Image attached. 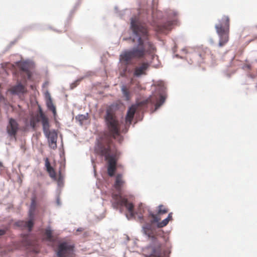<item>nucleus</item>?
<instances>
[{"label": "nucleus", "mask_w": 257, "mask_h": 257, "mask_svg": "<svg viewBox=\"0 0 257 257\" xmlns=\"http://www.w3.org/2000/svg\"><path fill=\"white\" fill-rule=\"evenodd\" d=\"M19 130V124L14 118L9 119V123L7 127V131L11 137H16Z\"/></svg>", "instance_id": "obj_12"}, {"label": "nucleus", "mask_w": 257, "mask_h": 257, "mask_svg": "<svg viewBox=\"0 0 257 257\" xmlns=\"http://www.w3.org/2000/svg\"><path fill=\"white\" fill-rule=\"evenodd\" d=\"M150 66V63L147 61H142L139 63L134 69L133 75L135 77H140L142 75H147V72Z\"/></svg>", "instance_id": "obj_11"}, {"label": "nucleus", "mask_w": 257, "mask_h": 257, "mask_svg": "<svg viewBox=\"0 0 257 257\" xmlns=\"http://www.w3.org/2000/svg\"><path fill=\"white\" fill-rule=\"evenodd\" d=\"M210 51L208 48H206L204 49H201L199 51V56L200 57L202 62L204 61L209 57Z\"/></svg>", "instance_id": "obj_17"}, {"label": "nucleus", "mask_w": 257, "mask_h": 257, "mask_svg": "<svg viewBox=\"0 0 257 257\" xmlns=\"http://www.w3.org/2000/svg\"><path fill=\"white\" fill-rule=\"evenodd\" d=\"M164 97L163 96H161L159 102H157L155 104L156 109L160 107L162 105V104L164 103Z\"/></svg>", "instance_id": "obj_24"}, {"label": "nucleus", "mask_w": 257, "mask_h": 257, "mask_svg": "<svg viewBox=\"0 0 257 257\" xmlns=\"http://www.w3.org/2000/svg\"><path fill=\"white\" fill-rule=\"evenodd\" d=\"M40 115L42 119L43 131L46 138L48 139L49 146L54 150L57 148V133L55 130H50V125L49 119L42 110H40Z\"/></svg>", "instance_id": "obj_7"}, {"label": "nucleus", "mask_w": 257, "mask_h": 257, "mask_svg": "<svg viewBox=\"0 0 257 257\" xmlns=\"http://www.w3.org/2000/svg\"><path fill=\"white\" fill-rule=\"evenodd\" d=\"M121 91L123 96L125 97L126 100L130 99V91L126 86L123 85L121 87Z\"/></svg>", "instance_id": "obj_22"}, {"label": "nucleus", "mask_w": 257, "mask_h": 257, "mask_svg": "<svg viewBox=\"0 0 257 257\" xmlns=\"http://www.w3.org/2000/svg\"><path fill=\"white\" fill-rule=\"evenodd\" d=\"M35 206H36L35 200L34 199H33L31 202V209L33 210V211H34L35 209Z\"/></svg>", "instance_id": "obj_26"}, {"label": "nucleus", "mask_w": 257, "mask_h": 257, "mask_svg": "<svg viewBox=\"0 0 257 257\" xmlns=\"http://www.w3.org/2000/svg\"><path fill=\"white\" fill-rule=\"evenodd\" d=\"M131 25L134 34L132 41L137 42L138 45L131 50L124 51L120 55V61L126 65L129 64L133 58H144L147 53H151L155 48L154 44L149 40L148 31L145 26L136 17L131 19Z\"/></svg>", "instance_id": "obj_2"}, {"label": "nucleus", "mask_w": 257, "mask_h": 257, "mask_svg": "<svg viewBox=\"0 0 257 257\" xmlns=\"http://www.w3.org/2000/svg\"><path fill=\"white\" fill-rule=\"evenodd\" d=\"M12 94H19L24 93L26 91L25 87L21 83H19L17 85L12 86L9 90Z\"/></svg>", "instance_id": "obj_14"}, {"label": "nucleus", "mask_w": 257, "mask_h": 257, "mask_svg": "<svg viewBox=\"0 0 257 257\" xmlns=\"http://www.w3.org/2000/svg\"><path fill=\"white\" fill-rule=\"evenodd\" d=\"M5 100V98H4V96L2 95H0V102L3 100Z\"/></svg>", "instance_id": "obj_29"}, {"label": "nucleus", "mask_w": 257, "mask_h": 257, "mask_svg": "<svg viewBox=\"0 0 257 257\" xmlns=\"http://www.w3.org/2000/svg\"><path fill=\"white\" fill-rule=\"evenodd\" d=\"M47 106L49 110L52 111L53 115L55 116L56 114V107L54 105L51 98H49V99L47 101Z\"/></svg>", "instance_id": "obj_20"}, {"label": "nucleus", "mask_w": 257, "mask_h": 257, "mask_svg": "<svg viewBox=\"0 0 257 257\" xmlns=\"http://www.w3.org/2000/svg\"><path fill=\"white\" fill-rule=\"evenodd\" d=\"M3 167H4V166H3V163H2L1 162H0V169H1L2 168H3Z\"/></svg>", "instance_id": "obj_31"}, {"label": "nucleus", "mask_w": 257, "mask_h": 257, "mask_svg": "<svg viewBox=\"0 0 257 257\" xmlns=\"http://www.w3.org/2000/svg\"><path fill=\"white\" fill-rule=\"evenodd\" d=\"M42 121V119L40 117V114L36 116H32L30 120V126L33 128L35 129L37 123L40 121Z\"/></svg>", "instance_id": "obj_18"}, {"label": "nucleus", "mask_w": 257, "mask_h": 257, "mask_svg": "<svg viewBox=\"0 0 257 257\" xmlns=\"http://www.w3.org/2000/svg\"><path fill=\"white\" fill-rule=\"evenodd\" d=\"M111 138L105 134L97 140L94 148L95 153L101 157H104L105 160L107 161V173L110 177L114 175L117 161L116 152L111 149Z\"/></svg>", "instance_id": "obj_3"}, {"label": "nucleus", "mask_w": 257, "mask_h": 257, "mask_svg": "<svg viewBox=\"0 0 257 257\" xmlns=\"http://www.w3.org/2000/svg\"><path fill=\"white\" fill-rule=\"evenodd\" d=\"M104 120L107 126L109 134H107L110 138L115 139L119 135L120 124L114 112L110 109H107Z\"/></svg>", "instance_id": "obj_8"}, {"label": "nucleus", "mask_w": 257, "mask_h": 257, "mask_svg": "<svg viewBox=\"0 0 257 257\" xmlns=\"http://www.w3.org/2000/svg\"><path fill=\"white\" fill-rule=\"evenodd\" d=\"M45 166L46 167V169H50L52 167L51 166L50 162L49 161L48 158H46L45 159Z\"/></svg>", "instance_id": "obj_25"}, {"label": "nucleus", "mask_w": 257, "mask_h": 257, "mask_svg": "<svg viewBox=\"0 0 257 257\" xmlns=\"http://www.w3.org/2000/svg\"><path fill=\"white\" fill-rule=\"evenodd\" d=\"M6 232V230L5 229H0V236L4 235Z\"/></svg>", "instance_id": "obj_27"}, {"label": "nucleus", "mask_w": 257, "mask_h": 257, "mask_svg": "<svg viewBox=\"0 0 257 257\" xmlns=\"http://www.w3.org/2000/svg\"><path fill=\"white\" fill-rule=\"evenodd\" d=\"M44 235L46 240L50 242H54L55 241V239L52 234V231L50 227H48L45 229Z\"/></svg>", "instance_id": "obj_19"}, {"label": "nucleus", "mask_w": 257, "mask_h": 257, "mask_svg": "<svg viewBox=\"0 0 257 257\" xmlns=\"http://www.w3.org/2000/svg\"><path fill=\"white\" fill-rule=\"evenodd\" d=\"M47 171L48 172L50 177L53 179H56V174L54 169L52 167L50 169H47Z\"/></svg>", "instance_id": "obj_23"}, {"label": "nucleus", "mask_w": 257, "mask_h": 257, "mask_svg": "<svg viewBox=\"0 0 257 257\" xmlns=\"http://www.w3.org/2000/svg\"><path fill=\"white\" fill-rule=\"evenodd\" d=\"M27 244L28 245H31L30 243H28Z\"/></svg>", "instance_id": "obj_33"}, {"label": "nucleus", "mask_w": 257, "mask_h": 257, "mask_svg": "<svg viewBox=\"0 0 257 257\" xmlns=\"http://www.w3.org/2000/svg\"><path fill=\"white\" fill-rule=\"evenodd\" d=\"M230 19L228 16L224 15L218 20V23L215 26L216 32L219 36L218 45L221 47L229 41Z\"/></svg>", "instance_id": "obj_5"}, {"label": "nucleus", "mask_w": 257, "mask_h": 257, "mask_svg": "<svg viewBox=\"0 0 257 257\" xmlns=\"http://www.w3.org/2000/svg\"><path fill=\"white\" fill-rule=\"evenodd\" d=\"M172 25V23L171 22H167L164 24L158 26L156 31L160 33H165V31L171 29Z\"/></svg>", "instance_id": "obj_15"}, {"label": "nucleus", "mask_w": 257, "mask_h": 257, "mask_svg": "<svg viewBox=\"0 0 257 257\" xmlns=\"http://www.w3.org/2000/svg\"><path fill=\"white\" fill-rule=\"evenodd\" d=\"M16 224L21 227H24L25 228H28L29 229V231H31L33 225H34V222L32 220H29L28 221H20L16 223Z\"/></svg>", "instance_id": "obj_16"}, {"label": "nucleus", "mask_w": 257, "mask_h": 257, "mask_svg": "<svg viewBox=\"0 0 257 257\" xmlns=\"http://www.w3.org/2000/svg\"><path fill=\"white\" fill-rule=\"evenodd\" d=\"M244 68L245 69H250L251 66L249 64H246L244 66Z\"/></svg>", "instance_id": "obj_28"}, {"label": "nucleus", "mask_w": 257, "mask_h": 257, "mask_svg": "<svg viewBox=\"0 0 257 257\" xmlns=\"http://www.w3.org/2000/svg\"><path fill=\"white\" fill-rule=\"evenodd\" d=\"M125 184V181L123 178L122 174H118L116 175L115 177V181L114 184V187L116 190L118 192V194H115L116 195H120L121 197V194L122 192V188ZM113 194L112 195H113ZM113 195H112V196Z\"/></svg>", "instance_id": "obj_13"}, {"label": "nucleus", "mask_w": 257, "mask_h": 257, "mask_svg": "<svg viewBox=\"0 0 257 257\" xmlns=\"http://www.w3.org/2000/svg\"><path fill=\"white\" fill-rule=\"evenodd\" d=\"M38 185L39 186H41V184H40V183H38Z\"/></svg>", "instance_id": "obj_34"}, {"label": "nucleus", "mask_w": 257, "mask_h": 257, "mask_svg": "<svg viewBox=\"0 0 257 257\" xmlns=\"http://www.w3.org/2000/svg\"><path fill=\"white\" fill-rule=\"evenodd\" d=\"M31 216H31V217H32V218H33L32 213H31Z\"/></svg>", "instance_id": "obj_32"}, {"label": "nucleus", "mask_w": 257, "mask_h": 257, "mask_svg": "<svg viewBox=\"0 0 257 257\" xmlns=\"http://www.w3.org/2000/svg\"><path fill=\"white\" fill-rule=\"evenodd\" d=\"M156 100V98L151 96L148 99L139 102L137 104L132 105L127 110L125 117L126 123H128L129 124H131L136 110L139 107H145L149 104L153 105L155 104Z\"/></svg>", "instance_id": "obj_9"}, {"label": "nucleus", "mask_w": 257, "mask_h": 257, "mask_svg": "<svg viewBox=\"0 0 257 257\" xmlns=\"http://www.w3.org/2000/svg\"><path fill=\"white\" fill-rule=\"evenodd\" d=\"M131 83H133V79H132V80H131Z\"/></svg>", "instance_id": "obj_35"}, {"label": "nucleus", "mask_w": 257, "mask_h": 257, "mask_svg": "<svg viewBox=\"0 0 257 257\" xmlns=\"http://www.w3.org/2000/svg\"><path fill=\"white\" fill-rule=\"evenodd\" d=\"M74 245L67 242L60 243L58 246V257L70 256L73 253Z\"/></svg>", "instance_id": "obj_10"}, {"label": "nucleus", "mask_w": 257, "mask_h": 257, "mask_svg": "<svg viewBox=\"0 0 257 257\" xmlns=\"http://www.w3.org/2000/svg\"><path fill=\"white\" fill-rule=\"evenodd\" d=\"M40 115L42 119L43 131L46 138L48 139L49 146L54 150L57 148V133L55 130H50V125L49 119L42 110H40Z\"/></svg>", "instance_id": "obj_6"}, {"label": "nucleus", "mask_w": 257, "mask_h": 257, "mask_svg": "<svg viewBox=\"0 0 257 257\" xmlns=\"http://www.w3.org/2000/svg\"><path fill=\"white\" fill-rule=\"evenodd\" d=\"M148 217L152 218L149 222H145L142 226L143 233L146 235L151 241L150 248L151 253L149 257H163L161 252L162 244L159 241V237L164 236V231L160 229L166 226L172 220V213H170L168 217L162 221L159 222L161 218L159 215L166 214L168 212V208L163 205L158 206L157 214H155L152 211H148Z\"/></svg>", "instance_id": "obj_1"}, {"label": "nucleus", "mask_w": 257, "mask_h": 257, "mask_svg": "<svg viewBox=\"0 0 257 257\" xmlns=\"http://www.w3.org/2000/svg\"><path fill=\"white\" fill-rule=\"evenodd\" d=\"M111 203L113 207L115 209L124 206L129 212L131 217H134L136 214L138 215L141 222L142 223L144 221L143 214L145 213V209L142 203L139 204L137 210L135 211L134 206L132 203L129 202L126 198L116 194L113 195Z\"/></svg>", "instance_id": "obj_4"}, {"label": "nucleus", "mask_w": 257, "mask_h": 257, "mask_svg": "<svg viewBox=\"0 0 257 257\" xmlns=\"http://www.w3.org/2000/svg\"><path fill=\"white\" fill-rule=\"evenodd\" d=\"M83 230V229L82 228H79L77 230V231H82Z\"/></svg>", "instance_id": "obj_30"}, {"label": "nucleus", "mask_w": 257, "mask_h": 257, "mask_svg": "<svg viewBox=\"0 0 257 257\" xmlns=\"http://www.w3.org/2000/svg\"><path fill=\"white\" fill-rule=\"evenodd\" d=\"M75 119L78 120L81 124H82L83 122L88 119V114L86 115L79 114L77 115Z\"/></svg>", "instance_id": "obj_21"}]
</instances>
